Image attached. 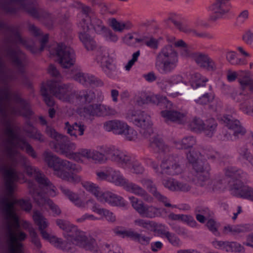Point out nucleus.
Returning a JSON list of instances; mask_svg holds the SVG:
<instances>
[{
  "instance_id": "60",
  "label": "nucleus",
  "mask_w": 253,
  "mask_h": 253,
  "mask_svg": "<svg viewBox=\"0 0 253 253\" xmlns=\"http://www.w3.org/2000/svg\"><path fill=\"white\" fill-rule=\"evenodd\" d=\"M206 226L208 227V228L215 235H220V233L218 231L219 224L213 219H212V218H211L210 219L208 220Z\"/></svg>"
},
{
  "instance_id": "55",
  "label": "nucleus",
  "mask_w": 253,
  "mask_h": 253,
  "mask_svg": "<svg viewBox=\"0 0 253 253\" xmlns=\"http://www.w3.org/2000/svg\"><path fill=\"white\" fill-rule=\"evenodd\" d=\"M25 131L29 134L28 136L30 138L34 139L40 142H43L44 141V137L41 132L36 128L32 127L31 130H26Z\"/></svg>"
},
{
  "instance_id": "44",
  "label": "nucleus",
  "mask_w": 253,
  "mask_h": 253,
  "mask_svg": "<svg viewBox=\"0 0 253 253\" xmlns=\"http://www.w3.org/2000/svg\"><path fill=\"white\" fill-rule=\"evenodd\" d=\"M77 98L82 103H90L95 98L94 92L91 90H84L79 92Z\"/></svg>"
},
{
  "instance_id": "12",
  "label": "nucleus",
  "mask_w": 253,
  "mask_h": 253,
  "mask_svg": "<svg viewBox=\"0 0 253 253\" xmlns=\"http://www.w3.org/2000/svg\"><path fill=\"white\" fill-rule=\"evenodd\" d=\"M183 78L179 75H175L171 77L169 80H163L158 83L162 90L167 92L169 96L175 97L181 93L185 87L182 82Z\"/></svg>"
},
{
  "instance_id": "7",
  "label": "nucleus",
  "mask_w": 253,
  "mask_h": 253,
  "mask_svg": "<svg viewBox=\"0 0 253 253\" xmlns=\"http://www.w3.org/2000/svg\"><path fill=\"white\" fill-rule=\"evenodd\" d=\"M7 55L13 64L16 67L18 72L23 73L24 67L27 63L25 55L16 46L17 44H21L33 53H36L38 49L35 47L34 42L30 40H26L21 37L19 32H16L11 39L7 42Z\"/></svg>"
},
{
  "instance_id": "3",
  "label": "nucleus",
  "mask_w": 253,
  "mask_h": 253,
  "mask_svg": "<svg viewBox=\"0 0 253 253\" xmlns=\"http://www.w3.org/2000/svg\"><path fill=\"white\" fill-rule=\"evenodd\" d=\"M252 76V73L249 71L229 72L227 75L229 82L238 78L239 90H233L230 96L236 102L240 103V110L248 115H253V79Z\"/></svg>"
},
{
  "instance_id": "57",
  "label": "nucleus",
  "mask_w": 253,
  "mask_h": 253,
  "mask_svg": "<svg viewBox=\"0 0 253 253\" xmlns=\"http://www.w3.org/2000/svg\"><path fill=\"white\" fill-rule=\"evenodd\" d=\"M130 204L132 208L139 213L141 211L144 203L141 200L134 196H130L129 197Z\"/></svg>"
},
{
  "instance_id": "25",
  "label": "nucleus",
  "mask_w": 253,
  "mask_h": 253,
  "mask_svg": "<svg viewBox=\"0 0 253 253\" xmlns=\"http://www.w3.org/2000/svg\"><path fill=\"white\" fill-rule=\"evenodd\" d=\"M28 188L30 194L33 197L34 201L40 206H43L48 204V201L50 200L44 193L40 191L37 185L32 181L28 182Z\"/></svg>"
},
{
  "instance_id": "20",
  "label": "nucleus",
  "mask_w": 253,
  "mask_h": 253,
  "mask_svg": "<svg viewBox=\"0 0 253 253\" xmlns=\"http://www.w3.org/2000/svg\"><path fill=\"white\" fill-rule=\"evenodd\" d=\"M162 184L171 191L187 192L191 189V186L188 182L178 181L171 177L163 179Z\"/></svg>"
},
{
  "instance_id": "26",
  "label": "nucleus",
  "mask_w": 253,
  "mask_h": 253,
  "mask_svg": "<svg viewBox=\"0 0 253 253\" xmlns=\"http://www.w3.org/2000/svg\"><path fill=\"white\" fill-rule=\"evenodd\" d=\"M102 203H107L113 206L125 207L126 204L124 199L109 191L102 192L98 200Z\"/></svg>"
},
{
  "instance_id": "10",
  "label": "nucleus",
  "mask_w": 253,
  "mask_h": 253,
  "mask_svg": "<svg viewBox=\"0 0 253 253\" xmlns=\"http://www.w3.org/2000/svg\"><path fill=\"white\" fill-rule=\"evenodd\" d=\"M100 149L102 150L104 153L95 150V151L99 153L97 159L90 160L95 164H104L110 160L113 162L124 168L129 156L126 154L122 151L115 147V146L105 147L102 146Z\"/></svg>"
},
{
  "instance_id": "54",
  "label": "nucleus",
  "mask_w": 253,
  "mask_h": 253,
  "mask_svg": "<svg viewBox=\"0 0 253 253\" xmlns=\"http://www.w3.org/2000/svg\"><path fill=\"white\" fill-rule=\"evenodd\" d=\"M203 156L211 161H215L220 158L219 153L212 149H206L204 150Z\"/></svg>"
},
{
  "instance_id": "18",
  "label": "nucleus",
  "mask_w": 253,
  "mask_h": 253,
  "mask_svg": "<svg viewBox=\"0 0 253 253\" xmlns=\"http://www.w3.org/2000/svg\"><path fill=\"white\" fill-rule=\"evenodd\" d=\"M140 182L145 187L148 192L159 202L162 203L166 207L176 208L175 205H172L169 200L165 195L162 194L157 189L156 184L152 180L143 178L140 179Z\"/></svg>"
},
{
  "instance_id": "38",
  "label": "nucleus",
  "mask_w": 253,
  "mask_h": 253,
  "mask_svg": "<svg viewBox=\"0 0 253 253\" xmlns=\"http://www.w3.org/2000/svg\"><path fill=\"white\" fill-rule=\"evenodd\" d=\"M123 168L130 169L132 172L136 174H141L144 171V168L136 159L129 156Z\"/></svg>"
},
{
  "instance_id": "40",
  "label": "nucleus",
  "mask_w": 253,
  "mask_h": 253,
  "mask_svg": "<svg viewBox=\"0 0 253 253\" xmlns=\"http://www.w3.org/2000/svg\"><path fill=\"white\" fill-rule=\"evenodd\" d=\"M104 104H94L84 108V112L89 116H103Z\"/></svg>"
},
{
  "instance_id": "15",
  "label": "nucleus",
  "mask_w": 253,
  "mask_h": 253,
  "mask_svg": "<svg viewBox=\"0 0 253 253\" xmlns=\"http://www.w3.org/2000/svg\"><path fill=\"white\" fill-rule=\"evenodd\" d=\"M47 86L50 93L63 101H69L73 97L74 90L70 84L58 85L53 81H48Z\"/></svg>"
},
{
  "instance_id": "42",
  "label": "nucleus",
  "mask_w": 253,
  "mask_h": 253,
  "mask_svg": "<svg viewBox=\"0 0 253 253\" xmlns=\"http://www.w3.org/2000/svg\"><path fill=\"white\" fill-rule=\"evenodd\" d=\"M196 143V139L192 136L184 137L181 141H175V146L178 149H186L193 147Z\"/></svg>"
},
{
  "instance_id": "1",
  "label": "nucleus",
  "mask_w": 253,
  "mask_h": 253,
  "mask_svg": "<svg viewBox=\"0 0 253 253\" xmlns=\"http://www.w3.org/2000/svg\"><path fill=\"white\" fill-rule=\"evenodd\" d=\"M16 78V73H0V84H1L0 86V115L2 118L5 126L4 133L6 136L3 142V152L7 162V165L5 166L0 161V171L4 176L3 167L6 169H14L18 174L23 175V177L17 181L24 179V174L15 169L20 164L26 174L30 177H34L40 185L54 191V186L45 175L39 169L32 166L28 159L17 150L25 149L29 156L33 158L37 157L36 153L32 146L24 137L19 135V128L7 120L10 115L27 117L32 113L29 104L21 98L18 93L11 90L10 83Z\"/></svg>"
},
{
  "instance_id": "22",
  "label": "nucleus",
  "mask_w": 253,
  "mask_h": 253,
  "mask_svg": "<svg viewBox=\"0 0 253 253\" xmlns=\"http://www.w3.org/2000/svg\"><path fill=\"white\" fill-rule=\"evenodd\" d=\"M96 59L105 72H109L115 70L116 67L113 63V59L105 49L100 48L97 50Z\"/></svg>"
},
{
  "instance_id": "23",
  "label": "nucleus",
  "mask_w": 253,
  "mask_h": 253,
  "mask_svg": "<svg viewBox=\"0 0 253 253\" xmlns=\"http://www.w3.org/2000/svg\"><path fill=\"white\" fill-rule=\"evenodd\" d=\"M123 187L126 191L142 197L146 202L151 203L153 201V197L149 195L144 189L135 183L129 182L127 179Z\"/></svg>"
},
{
  "instance_id": "14",
  "label": "nucleus",
  "mask_w": 253,
  "mask_h": 253,
  "mask_svg": "<svg viewBox=\"0 0 253 253\" xmlns=\"http://www.w3.org/2000/svg\"><path fill=\"white\" fill-rule=\"evenodd\" d=\"M160 168L159 173H163V175L174 176L181 174L183 171L179 158L174 155H169L164 159L161 164Z\"/></svg>"
},
{
  "instance_id": "51",
  "label": "nucleus",
  "mask_w": 253,
  "mask_h": 253,
  "mask_svg": "<svg viewBox=\"0 0 253 253\" xmlns=\"http://www.w3.org/2000/svg\"><path fill=\"white\" fill-rule=\"evenodd\" d=\"M134 223L136 225L150 231L154 230L156 228V223L153 221L138 218L134 220Z\"/></svg>"
},
{
  "instance_id": "4",
  "label": "nucleus",
  "mask_w": 253,
  "mask_h": 253,
  "mask_svg": "<svg viewBox=\"0 0 253 253\" xmlns=\"http://www.w3.org/2000/svg\"><path fill=\"white\" fill-rule=\"evenodd\" d=\"M44 160L48 166L53 170V174L63 180L73 184H77L81 181L80 175L70 172H79L82 167L76 165L66 160H63L54 155L49 151H45L43 154Z\"/></svg>"
},
{
  "instance_id": "5",
  "label": "nucleus",
  "mask_w": 253,
  "mask_h": 253,
  "mask_svg": "<svg viewBox=\"0 0 253 253\" xmlns=\"http://www.w3.org/2000/svg\"><path fill=\"white\" fill-rule=\"evenodd\" d=\"M200 153L195 149L191 150L187 154V159L192 164L194 174H190L188 177L196 185L205 187L208 191L213 190V182L210 178V166L206 161L198 160Z\"/></svg>"
},
{
  "instance_id": "41",
  "label": "nucleus",
  "mask_w": 253,
  "mask_h": 253,
  "mask_svg": "<svg viewBox=\"0 0 253 253\" xmlns=\"http://www.w3.org/2000/svg\"><path fill=\"white\" fill-rule=\"evenodd\" d=\"M55 247L60 249L64 251L69 252L71 251L73 248V245L67 242L62 241L60 238L52 236L48 240Z\"/></svg>"
},
{
  "instance_id": "59",
  "label": "nucleus",
  "mask_w": 253,
  "mask_h": 253,
  "mask_svg": "<svg viewBox=\"0 0 253 253\" xmlns=\"http://www.w3.org/2000/svg\"><path fill=\"white\" fill-rule=\"evenodd\" d=\"M90 20L88 21L83 18L79 22L78 24V27L80 29V35L84 34H87V33L90 30L89 27Z\"/></svg>"
},
{
  "instance_id": "21",
  "label": "nucleus",
  "mask_w": 253,
  "mask_h": 253,
  "mask_svg": "<svg viewBox=\"0 0 253 253\" xmlns=\"http://www.w3.org/2000/svg\"><path fill=\"white\" fill-rule=\"evenodd\" d=\"M193 59L199 66L208 71H214L216 69L215 62L207 54L195 52L193 54Z\"/></svg>"
},
{
  "instance_id": "8",
  "label": "nucleus",
  "mask_w": 253,
  "mask_h": 253,
  "mask_svg": "<svg viewBox=\"0 0 253 253\" xmlns=\"http://www.w3.org/2000/svg\"><path fill=\"white\" fill-rule=\"evenodd\" d=\"M50 146L55 152L64 155L67 158L73 159L77 162H82V158L88 160L97 159L98 155H100L93 149L80 148L77 152L74 151L77 148V145L74 142H70L67 136V140L63 142L59 141L58 142H50Z\"/></svg>"
},
{
  "instance_id": "17",
  "label": "nucleus",
  "mask_w": 253,
  "mask_h": 253,
  "mask_svg": "<svg viewBox=\"0 0 253 253\" xmlns=\"http://www.w3.org/2000/svg\"><path fill=\"white\" fill-rule=\"evenodd\" d=\"M166 21L170 22L174 25L175 28L179 31L187 35L193 34L199 38L211 40L213 36L209 32H203L199 33L195 29L190 27L187 24H185L178 20L175 14H171L167 19Z\"/></svg>"
},
{
  "instance_id": "29",
  "label": "nucleus",
  "mask_w": 253,
  "mask_h": 253,
  "mask_svg": "<svg viewBox=\"0 0 253 253\" xmlns=\"http://www.w3.org/2000/svg\"><path fill=\"white\" fill-rule=\"evenodd\" d=\"M74 79L80 83L86 85L102 86L103 84L101 81L98 80L94 76L81 72L77 73L74 76Z\"/></svg>"
},
{
  "instance_id": "52",
  "label": "nucleus",
  "mask_w": 253,
  "mask_h": 253,
  "mask_svg": "<svg viewBox=\"0 0 253 253\" xmlns=\"http://www.w3.org/2000/svg\"><path fill=\"white\" fill-rule=\"evenodd\" d=\"M129 237L132 240L138 242L143 245H147L149 244L150 238L145 235L132 231L129 233Z\"/></svg>"
},
{
  "instance_id": "11",
  "label": "nucleus",
  "mask_w": 253,
  "mask_h": 253,
  "mask_svg": "<svg viewBox=\"0 0 253 253\" xmlns=\"http://www.w3.org/2000/svg\"><path fill=\"white\" fill-rule=\"evenodd\" d=\"M127 117L136 126L141 128V133L148 138L153 133L152 122L150 116L144 111H129Z\"/></svg>"
},
{
  "instance_id": "63",
  "label": "nucleus",
  "mask_w": 253,
  "mask_h": 253,
  "mask_svg": "<svg viewBox=\"0 0 253 253\" xmlns=\"http://www.w3.org/2000/svg\"><path fill=\"white\" fill-rule=\"evenodd\" d=\"M103 249L107 253H123L121 248L117 245H111L106 243L103 246Z\"/></svg>"
},
{
  "instance_id": "33",
  "label": "nucleus",
  "mask_w": 253,
  "mask_h": 253,
  "mask_svg": "<svg viewBox=\"0 0 253 253\" xmlns=\"http://www.w3.org/2000/svg\"><path fill=\"white\" fill-rule=\"evenodd\" d=\"M196 219L201 223H204L206 220L212 218L214 213L208 207H198L195 210Z\"/></svg>"
},
{
  "instance_id": "50",
  "label": "nucleus",
  "mask_w": 253,
  "mask_h": 253,
  "mask_svg": "<svg viewBox=\"0 0 253 253\" xmlns=\"http://www.w3.org/2000/svg\"><path fill=\"white\" fill-rule=\"evenodd\" d=\"M121 135L123 136L125 139L127 141H135L138 138L137 132L128 125Z\"/></svg>"
},
{
  "instance_id": "36",
  "label": "nucleus",
  "mask_w": 253,
  "mask_h": 253,
  "mask_svg": "<svg viewBox=\"0 0 253 253\" xmlns=\"http://www.w3.org/2000/svg\"><path fill=\"white\" fill-rule=\"evenodd\" d=\"M60 189L62 193L67 196L75 206L79 208L85 207V203L82 200L77 194L73 192L69 189L64 186H61L60 187Z\"/></svg>"
},
{
  "instance_id": "45",
  "label": "nucleus",
  "mask_w": 253,
  "mask_h": 253,
  "mask_svg": "<svg viewBox=\"0 0 253 253\" xmlns=\"http://www.w3.org/2000/svg\"><path fill=\"white\" fill-rule=\"evenodd\" d=\"M226 59L231 65L234 66L242 65L246 64L245 60L238 58L237 54L234 51H228L226 53Z\"/></svg>"
},
{
  "instance_id": "16",
  "label": "nucleus",
  "mask_w": 253,
  "mask_h": 253,
  "mask_svg": "<svg viewBox=\"0 0 253 253\" xmlns=\"http://www.w3.org/2000/svg\"><path fill=\"white\" fill-rule=\"evenodd\" d=\"M230 0H215L209 7L212 14L209 17V21L214 22L230 13L231 6L229 3Z\"/></svg>"
},
{
  "instance_id": "56",
  "label": "nucleus",
  "mask_w": 253,
  "mask_h": 253,
  "mask_svg": "<svg viewBox=\"0 0 253 253\" xmlns=\"http://www.w3.org/2000/svg\"><path fill=\"white\" fill-rule=\"evenodd\" d=\"M90 25L97 33H100L105 28L102 22L96 17H93L90 19Z\"/></svg>"
},
{
  "instance_id": "28",
  "label": "nucleus",
  "mask_w": 253,
  "mask_h": 253,
  "mask_svg": "<svg viewBox=\"0 0 253 253\" xmlns=\"http://www.w3.org/2000/svg\"><path fill=\"white\" fill-rule=\"evenodd\" d=\"M64 237L68 242L76 245H79L81 241L84 238L85 233L79 230L76 226H71L67 233H64Z\"/></svg>"
},
{
  "instance_id": "32",
  "label": "nucleus",
  "mask_w": 253,
  "mask_h": 253,
  "mask_svg": "<svg viewBox=\"0 0 253 253\" xmlns=\"http://www.w3.org/2000/svg\"><path fill=\"white\" fill-rule=\"evenodd\" d=\"M241 172L240 171H231L227 170L226 172V175L229 177H232L233 179H235L233 181L232 188L233 189L237 190L238 194L241 197L242 190L244 187H247L243 185L241 180H239L238 178H241Z\"/></svg>"
},
{
  "instance_id": "53",
  "label": "nucleus",
  "mask_w": 253,
  "mask_h": 253,
  "mask_svg": "<svg viewBox=\"0 0 253 253\" xmlns=\"http://www.w3.org/2000/svg\"><path fill=\"white\" fill-rule=\"evenodd\" d=\"M41 91L42 95L44 97V101L47 105L48 106H53L54 102L52 97L49 95L50 91L47 86V84H46V85H42V86Z\"/></svg>"
},
{
  "instance_id": "2",
  "label": "nucleus",
  "mask_w": 253,
  "mask_h": 253,
  "mask_svg": "<svg viewBox=\"0 0 253 253\" xmlns=\"http://www.w3.org/2000/svg\"><path fill=\"white\" fill-rule=\"evenodd\" d=\"M2 202L4 207L2 214L4 219L5 238L8 253H24L22 242L27 238V235L20 229V227L27 230L29 234L35 230L28 221H20L17 213L14 212L13 203H8L5 198Z\"/></svg>"
},
{
  "instance_id": "43",
  "label": "nucleus",
  "mask_w": 253,
  "mask_h": 253,
  "mask_svg": "<svg viewBox=\"0 0 253 253\" xmlns=\"http://www.w3.org/2000/svg\"><path fill=\"white\" fill-rule=\"evenodd\" d=\"M83 187L88 192L93 194L98 200L102 192L100 187L97 184L89 182L84 181L82 182Z\"/></svg>"
},
{
  "instance_id": "9",
  "label": "nucleus",
  "mask_w": 253,
  "mask_h": 253,
  "mask_svg": "<svg viewBox=\"0 0 253 253\" xmlns=\"http://www.w3.org/2000/svg\"><path fill=\"white\" fill-rule=\"evenodd\" d=\"M178 54L171 46L167 45L162 49L157 55L156 68L160 72L167 74L172 72L177 66Z\"/></svg>"
},
{
  "instance_id": "35",
  "label": "nucleus",
  "mask_w": 253,
  "mask_h": 253,
  "mask_svg": "<svg viewBox=\"0 0 253 253\" xmlns=\"http://www.w3.org/2000/svg\"><path fill=\"white\" fill-rule=\"evenodd\" d=\"M79 246L93 253H101L97 246L96 240L91 236H86L85 235L84 238Z\"/></svg>"
},
{
  "instance_id": "31",
  "label": "nucleus",
  "mask_w": 253,
  "mask_h": 253,
  "mask_svg": "<svg viewBox=\"0 0 253 253\" xmlns=\"http://www.w3.org/2000/svg\"><path fill=\"white\" fill-rule=\"evenodd\" d=\"M158 100L157 104L161 106L163 104L166 105V108L171 106V104L166 97H161L158 98L156 96H150L146 95L145 93H141L137 101L141 104H145L148 103H155V101Z\"/></svg>"
},
{
  "instance_id": "61",
  "label": "nucleus",
  "mask_w": 253,
  "mask_h": 253,
  "mask_svg": "<svg viewBox=\"0 0 253 253\" xmlns=\"http://www.w3.org/2000/svg\"><path fill=\"white\" fill-rule=\"evenodd\" d=\"M253 230V224H244L235 226V234Z\"/></svg>"
},
{
  "instance_id": "48",
  "label": "nucleus",
  "mask_w": 253,
  "mask_h": 253,
  "mask_svg": "<svg viewBox=\"0 0 253 253\" xmlns=\"http://www.w3.org/2000/svg\"><path fill=\"white\" fill-rule=\"evenodd\" d=\"M79 38L87 50H93L97 48L96 42L88 34L79 35Z\"/></svg>"
},
{
  "instance_id": "30",
  "label": "nucleus",
  "mask_w": 253,
  "mask_h": 253,
  "mask_svg": "<svg viewBox=\"0 0 253 253\" xmlns=\"http://www.w3.org/2000/svg\"><path fill=\"white\" fill-rule=\"evenodd\" d=\"M126 179L120 171L112 168H108V181L117 186H124L126 183Z\"/></svg>"
},
{
  "instance_id": "6",
  "label": "nucleus",
  "mask_w": 253,
  "mask_h": 253,
  "mask_svg": "<svg viewBox=\"0 0 253 253\" xmlns=\"http://www.w3.org/2000/svg\"><path fill=\"white\" fill-rule=\"evenodd\" d=\"M4 172V189L3 193L0 196V206L2 214V209L4 207V204L2 202L3 200L5 198L9 203H13L14 205V212L16 213L17 207L19 206L23 210L26 211H29L32 207L30 200H25L23 199L17 200L15 199L12 195L16 187L15 182L23 177V175L18 174V173L14 169H6L4 167L2 168Z\"/></svg>"
},
{
  "instance_id": "47",
  "label": "nucleus",
  "mask_w": 253,
  "mask_h": 253,
  "mask_svg": "<svg viewBox=\"0 0 253 253\" xmlns=\"http://www.w3.org/2000/svg\"><path fill=\"white\" fill-rule=\"evenodd\" d=\"M45 133L55 141L52 142H58L59 141L65 142L67 140V136L57 132L53 127L47 126L45 130Z\"/></svg>"
},
{
  "instance_id": "49",
  "label": "nucleus",
  "mask_w": 253,
  "mask_h": 253,
  "mask_svg": "<svg viewBox=\"0 0 253 253\" xmlns=\"http://www.w3.org/2000/svg\"><path fill=\"white\" fill-rule=\"evenodd\" d=\"M208 81L206 78L196 73L191 75L190 82L191 86L193 88H197L199 86H204Z\"/></svg>"
},
{
  "instance_id": "64",
  "label": "nucleus",
  "mask_w": 253,
  "mask_h": 253,
  "mask_svg": "<svg viewBox=\"0 0 253 253\" xmlns=\"http://www.w3.org/2000/svg\"><path fill=\"white\" fill-rule=\"evenodd\" d=\"M241 197L253 201V188L244 187L242 190Z\"/></svg>"
},
{
  "instance_id": "37",
  "label": "nucleus",
  "mask_w": 253,
  "mask_h": 253,
  "mask_svg": "<svg viewBox=\"0 0 253 253\" xmlns=\"http://www.w3.org/2000/svg\"><path fill=\"white\" fill-rule=\"evenodd\" d=\"M85 128L86 126L81 122L74 123L72 125H71L68 122L65 123L64 129L67 131V133L76 138L77 135L75 131L78 130L79 131V135L82 136Z\"/></svg>"
},
{
  "instance_id": "19",
  "label": "nucleus",
  "mask_w": 253,
  "mask_h": 253,
  "mask_svg": "<svg viewBox=\"0 0 253 253\" xmlns=\"http://www.w3.org/2000/svg\"><path fill=\"white\" fill-rule=\"evenodd\" d=\"M221 121L229 129L233 130V135L235 137L238 138L244 135L246 133V129L241 125L239 121L234 119L230 115L223 116Z\"/></svg>"
},
{
  "instance_id": "13",
  "label": "nucleus",
  "mask_w": 253,
  "mask_h": 253,
  "mask_svg": "<svg viewBox=\"0 0 253 253\" xmlns=\"http://www.w3.org/2000/svg\"><path fill=\"white\" fill-rule=\"evenodd\" d=\"M59 63L64 68H69L76 62V55L74 50L70 46L62 43L58 44L55 49Z\"/></svg>"
},
{
  "instance_id": "46",
  "label": "nucleus",
  "mask_w": 253,
  "mask_h": 253,
  "mask_svg": "<svg viewBox=\"0 0 253 253\" xmlns=\"http://www.w3.org/2000/svg\"><path fill=\"white\" fill-rule=\"evenodd\" d=\"M217 124L216 121L211 118L206 121L203 130L208 137H211L216 130Z\"/></svg>"
},
{
  "instance_id": "39",
  "label": "nucleus",
  "mask_w": 253,
  "mask_h": 253,
  "mask_svg": "<svg viewBox=\"0 0 253 253\" xmlns=\"http://www.w3.org/2000/svg\"><path fill=\"white\" fill-rule=\"evenodd\" d=\"M150 146L153 149H158L159 151L167 153L169 151V146L165 144L163 140L157 136H154L149 140Z\"/></svg>"
},
{
  "instance_id": "58",
  "label": "nucleus",
  "mask_w": 253,
  "mask_h": 253,
  "mask_svg": "<svg viewBox=\"0 0 253 253\" xmlns=\"http://www.w3.org/2000/svg\"><path fill=\"white\" fill-rule=\"evenodd\" d=\"M205 123L200 118L195 117L189 123V126L191 129L201 130L203 129Z\"/></svg>"
},
{
  "instance_id": "24",
  "label": "nucleus",
  "mask_w": 253,
  "mask_h": 253,
  "mask_svg": "<svg viewBox=\"0 0 253 253\" xmlns=\"http://www.w3.org/2000/svg\"><path fill=\"white\" fill-rule=\"evenodd\" d=\"M161 116L166 123L184 124L186 121V114L174 110H166L161 112Z\"/></svg>"
},
{
  "instance_id": "27",
  "label": "nucleus",
  "mask_w": 253,
  "mask_h": 253,
  "mask_svg": "<svg viewBox=\"0 0 253 253\" xmlns=\"http://www.w3.org/2000/svg\"><path fill=\"white\" fill-rule=\"evenodd\" d=\"M33 216L35 223L38 226L42 238L48 241L52 236L45 230L49 225L47 220L38 211H35Z\"/></svg>"
},
{
  "instance_id": "62",
  "label": "nucleus",
  "mask_w": 253,
  "mask_h": 253,
  "mask_svg": "<svg viewBox=\"0 0 253 253\" xmlns=\"http://www.w3.org/2000/svg\"><path fill=\"white\" fill-rule=\"evenodd\" d=\"M56 223L60 229L65 231L64 233H67L70 229V228H71V226H73V225L71 224L68 221L61 219H56Z\"/></svg>"
},
{
  "instance_id": "34",
  "label": "nucleus",
  "mask_w": 253,
  "mask_h": 253,
  "mask_svg": "<svg viewBox=\"0 0 253 253\" xmlns=\"http://www.w3.org/2000/svg\"><path fill=\"white\" fill-rule=\"evenodd\" d=\"M139 214L142 216L149 218H155L161 215L160 208L145 203Z\"/></svg>"
}]
</instances>
